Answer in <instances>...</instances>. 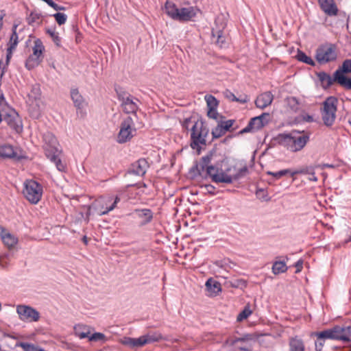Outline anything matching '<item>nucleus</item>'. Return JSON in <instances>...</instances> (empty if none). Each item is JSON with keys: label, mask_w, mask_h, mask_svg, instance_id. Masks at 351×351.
Segmentation results:
<instances>
[{"label": "nucleus", "mask_w": 351, "mask_h": 351, "mask_svg": "<svg viewBox=\"0 0 351 351\" xmlns=\"http://www.w3.org/2000/svg\"><path fill=\"white\" fill-rule=\"evenodd\" d=\"M43 140L45 141L43 148L47 158L56 165V168L60 171H64L65 169V165L58 158L59 154L61 153V150L58 147L59 144L57 138L51 132H47L43 135Z\"/></svg>", "instance_id": "nucleus-1"}, {"label": "nucleus", "mask_w": 351, "mask_h": 351, "mask_svg": "<svg viewBox=\"0 0 351 351\" xmlns=\"http://www.w3.org/2000/svg\"><path fill=\"white\" fill-rule=\"evenodd\" d=\"M209 133V129L206 122L201 118L195 121L191 129V147L196 149L199 154L202 150L201 145H206V137Z\"/></svg>", "instance_id": "nucleus-2"}, {"label": "nucleus", "mask_w": 351, "mask_h": 351, "mask_svg": "<svg viewBox=\"0 0 351 351\" xmlns=\"http://www.w3.org/2000/svg\"><path fill=\"white\" fill-rule=\"evenodd\" d=\"M137 115L133 114L127 117L121 123L120 131L117 136V142L124 143L131 140L134 136L133 132L143 127V123H135Z\"/></svg>", "instance_id": "nucleus-3"}, {"label": "nucleus", "mask_w": 351, "mask_h": 351, "mask_svg": "<svg viewBox=\"0 0 351 351\" xmlns=\"http://www.w3.org/2000/svg\"><path fill=\"white\" fill-rule=\"evenodd\" d=\"M338 99L334 96H330L323 102L321 108L322 118L326 126H331L336 119Z\"/></svg>", "instance_id": "nucleus-4"}, {"label": "nucleus", "mask_w": 351, "mask_h": 351, "mask_svg": "<svg viewBox=\"0 0 351 351\" xmlns=\"http://www.w3.org/2000/svg\"><path fill=\"white\" fill-rule=\"evenodd\" d=\"M337 47L335 44L325 43L319 45L315 51V59L320 64L335 61L337 58Z\"/></svg>", "instance_id": "nucleus-5"}, {"label": "nucleus", "mask_w": 351, "mask_h": 351, "mask_svg": "<svg viewBox=\"0 0 351 351\" xmlns=\"http://www.w3.org/2000/svg\"><path fill=\"white\" fill-rule=\"evenodd\" d=\"M23 195L32 204H37L43 195V186L38 182L33 180H26L24 183Z\"/></svg>", "instance_id": "nucleus-6"}, {"label": "nucleus", "mask_w": 351, "mask_h": 351, "mask_svg": "<svg viewBox=\"0 0 351 351\" xmlns=\"http://www.w3.org/2000/svg\"><path fill=\"white\" fill-rule=\"evenodd\" d=\"M162 338L160 334H147L138 338L125 337L123 343L131 348H139L147 343L158 341Z\"/></svg>", "instance_id": "nucleus-7"}, {"label": "nucleus", "mask_w": 351, "mask_h": 351, "mask_svg": "<svg viewBox=\"0 0 351 351\" xmlns=\"http://www.w3.org/2000/svg\"><path fill=\"white\" fill-rule=\"evenodd\" d=\"M205 170L206 171V176L210 178L212 181L215 183H232L230 176L215 165L208 164L206 167Z\"/></svg>", "instance_id": "nucleus-8"}, {"label": "nucleus", "mask_w": 351, "mask_h": 351, "mask_svg": "<svg viewBox=\"0 0 351 351\" xmlns=\"http://www.w3.org/2000/svg\"><path fill=\"white\" fill-rule=\"evenodd\" d=\"M2 121L16 132L22 130L19 116L13 108L8 107L6 109H2Z\"/></svg>", "instance_id": "nucleus-9"}, {"label": "nucleus", "mask_w": 351, "mask_h": 351, "mask_svg": "<svg viewBox=\"0 0 351 351\" xmlns=\"http://www.w3.org/2000/svg\"><path fill=\"white\" fill-rule=\"evenodd\" d=\"M291 141L290 150L293 152L302 149L309 141V134H305L304 131H291Z\"/></svg>", "instance_id": "nucleus-10"}, {"label": "nucleus", "mask_w": 351, "mask_h": 351, "mask_svg": "<svg viewBox=\"0 0 351 351\" xmlns=\"http://www.w3.org/2000/svg\"><path fill=\"white\" fill-rule=\"evenodd\" d=\"M44 50V46L40 39L34 41V46L33 47V54L29 56L25 62V66L29 69H32L36 66L38 65L40 60V57Z\"/></svg>", "instance_id": "nucleus-11"}, {"label": "nucleus", "mask_w": 351, "mask_h": 351, "mask_svg": "<svg viewBox=\"0 0 351 351\" xmlns=\"http://www.w3.org/2000/svg\"><path fill=\"white\" fill-rule=\"evenodd\" d=\"M16 312L19 315L20 319L21 320L37 322L40 318L39 312L35 308L29 306L19 305L16 307Z\"/></svg>", "instance_id": "nucleus-12"}, {"label": "nucleus", "mask_w": 351, "mask_h": 351, "mask_svg": "<svg viewBox=\"0 0 351 351\" xmlns=\"http://www.w3.org/2000/svg\"><path fill=\"white\" fill-rule=\"evenodd\" d=\"M351 73V59H346L335 71V80H337V83L341 86L347 81L350 77L347 76V74Z\"/></svg>", "instance_id": "nucleus-13"}, {"label": "nucleus", "mask_w": 351, "mask_h": 351, "mask_svg": "<svg viewBox=\"0 0 351 351\" xmlns=\"http://www.w3.org/2000/svg\"><path fill=\"white\" fill-rule=\"evenodd\" d=\"M216 154V149H213L208 154L203 156L199 162H196L195 165L191 169V173H195L196 176H202V173L205 170L207 165L210 164L213 157Z\"/></svg>", "instance_id": "nucleus-14"}, {"label": "nucleus", "mask_w": 351, "mask_h": 351, "mask_svg": "<svg viewBox=\"0 0 351 351\" xmlns=\"http://www.w3.org/2000/svg\"><path fill=\"white\" fill-rule=\"evenodd\" d=\"M225 26V24L221 23L220 27H213L212 29V40L221 48L228 46L226 35L223 32Z\"/></svg>", "instance_id": "nucleus-15"}, {"label": "nucleus", "mask_w": 351, "mask_h": 351, "mask_svg": "<svg viewBox=\"0 0 351 351\" xmlns=\"http://www.w3.org/2000/svg\"><path fill=\"white\" fill-rule=\"evenodd\" d=\"M336 341H341L343 342L351 341V326L335 325L334 326Z\"/></svg>", "instance_id": "nucleus-16"}, {"label": "nucleus", "mask_w": 351, "mask_h": 351, "mask_svg": "<svg viewBox=\"0 0 351 351\" xmlns=\"http://www.w3.org/2000/svg\"><path fill=\"white\" fill-rule=\"evenodd\" d=\"M149 164L145 158H140L132 163L128 169V173L136 176H143L145 174Z\"/></svg>", "instance_id": "nucleus-17"}, {"label": "nucleus", "mask_w": 351, "mask_h": 351, "mask_svg": "<svg viewBox=\"0 0 351 351\" xmlns=\"http://www.w3.org/2000/svg\"><path fill=\"white\" fill-rule=\"evenodd\" d=\"M321 9L328 16H336L338 13V8L334 0H317Z\"/></svg>", "instance_id": "nucleus-18"}, {"label": "nucleus", "mask_w": 351, "mask_h": 351, "mask_svg": "<svg viewBox=\"0 0 351 351\" xmlns=\"http://www.w3.org/2000/svg\"><path fill=\"white\" fill-rule=\"evenodd\" d=\"M199 10L194 7L182 8L179 9L176 20L179 21H188L196 15Z\"/></svg>", "instance_id": "nucleus-19"}, {"label": "nucleus", "mask_w": 351, "mask_h": 351, "mask_svg": "<svg viewBox=\"0 0 351 351\" xmlns=\"http://www.w3.org/2000/svg\"><path fill=\"white\" fill-rule=\"evenodd\" d=\"M274 99V95L270 91L265 92L258 95L255 100V105L257 108L264 109L271 105Z\"/></svg>", "instance_id": "nucleus-20"}, {"label": "nucleus", "mask_w": 351, "mask_h": 351, "mask_svg": "<svg viewBox=\"0 0 351 351\" xmlns=\"http://www.w3.org/2000/svg\"><path fill=\"white\" fill-rule=\"evenodd\" d=\"M0 158H13L19 160L21 157L18 156L14 152L13 147L8 144L0 145Z\"/></svg>", "instance_id": "nucleus-21"}, {"label": "nucleus", "mask_w": 351, "mask_h": 351, "mask_svg": "<svg viewBox=\"0 0 351 351\" xmlns=\"http://www.w3.org/2000/svg\"><path fill=\"white\" fill-rule=\"evenodd\" d=\"M317 76L321 82L322 86L324 89L330 88L334 82L337 83V80H335V73H333L332 77H331L328 73L324 71H321L317 73Z\"/></svg>", "instance_id": "nucleus-22"}, {"label": "nucleus", "mask_w": 351, "mask_h": 351, "mask_svg": "<svg viewBox=\"0 0 351 351\" xmlns=\"http://www.w3.org/2000/svg\"><path fill=\"white\" fill-rule=\"evenodd\" d=\"M121 106L123 107V111L125 113H131L132 115H136V111L138 108L136 102L134 101L133 97L131 95H129V96L127 97L126 100H124V101L121 103Z\"/></svg>", "instance_id": "nucleus-23"}, {"label": "nucleus", "mask_w": 351, "mask_h": 351, "mask_svg": "<svg viewBox=\"0 0 351 351\" xmlns=\"http://www.w3.org/2000/svg\"><path fill=\"white\" fill-rule=\"evenodd\" d=\"M134 213L138 218L142 219V225L149 223L153 219V213L148 208L135 209Z\"/></svg>", "instance_id": "nucleus-24"}, {"label": "nucleus", "mask_w": 351, "mask_h": 351, "mask_svg": "<svg viewBox=\"0 0 351 351\" xmlns=\"http://www.w3.org/2000/svg\"><path fill=\"white\" fill-rule=\"evenodd\" d=\"M289 351H304L305 350L303 341L297 336L289 338Z\"/></svg>", "instance_id": "nucleus-25"}, {"label": "nucleus", "mask_w": 351, "mask_h": 351, "mask_svg": "<svg viewBox=\"0 0 351 351\" xmlns=\"http://www.w3.org/2000/svg\"><path fill=\"white\" fill-rule=\"evenodd\" d=\"M335 327H332L330 328H328L326 330H324L320 332H316L313 334L316 337H318L319 339H330V340H336Z\"/></svg>", "instance_id": "nucleus-26"}, {"label": "nucleus", "mask_w": 351, "mask_h": 351, "mask_svg": "<svg viewBox=\"0 0 351 351\" xmlns=\"http://www.w3.org/2000/svg\"><path fill=\"white\" fill-rule=\"evenodd\" d=\"M71 97L73 101L74 106L80 109L83 107L84 99L83 97L80 94L77 88H72L71 90Z\"/></svg>", "instance_id": "nucleus-27"}, {"label": "nucleus", "mask_w": 351, "mask_h": 351, "mask_svg": "<svg viewBox=\"0 0 351 351\" xmlns=\"http://www.w3.org/2000/svg\"><path fill=\"white\" fill-rule=\"evenodd\" d=\"M1 237L3 243L9 249L12 248L18 243V239L9 232L1 234Z\"/></svg>", "instance_id": "nucleus-28"}, {"label": "nucleus", "mask_w": 351, "mask_h": 351, "mask_svg": "<svg viewBox=\"0 0 351 351\" xmlns=\"http://www.w3.org/2000/svg\"><path fill=\"white\" fill-rule=\"evenodd\" d=\"M206 289L208 291L215 295L217 294L221 291V284L212 278L207 280L205 284Z\"/></svg>", "instance_id": "nucleus-29"}, {"label": "nucleus", "mask_w": 351, "mask_h": 351, "mask_svg": "<svg viewBox=\"0 0 351 351\" xmlns=\"http://www.w3.org/2000/svg\"><path fill=\"white\" fill-rule=\"evenodd\" d=\"M291 132L289 134H279L275 140L281 145L287 147L290 150L291 141Z\"/></svg>", "instance_id": "nucleus-30"}, {"label": "nucleus", "mask_w": 351, "mask_h": 351, "mask_svg": "<svg viewBox=\"0 0 351 351\" xmlns=\"http://www.w3.org/2000/svg\"><path fill=\"white\" fill-rule=\"evenodd\" d=\"M275 336L270 334L262 335L259 339V342L262 346L266 348L273 347L274 345Z\"/></svg>", "instance_id": "nucleus-31"}, {"label": "nucleus", "mask_w": 351, "mask_h": 351, "mask_svg": "<svg viewBox=\"0 0 351 351\" xmlns=\"http://www.w3.org/2000/svg\"><path fill=\"white\" fill-rule=\"evenodd\" d=\"M165 9L166 13L173 19L176 20L177 14L179 9L176 5L171 2L167 1L165 5Z\"/></svg>", "instance_id": "nucleus-32"}, {"label": "nucleus", "mask_w": 351, "mask_h": 351, "mask_svg": "<svg viewBox=\"0 0 351 351\" xmlns=\"http://www.w3.org/2000/svg\"><path fill=\"white\" fill-rule=\"evenodd\" d=\"M268 175H271L275 179H280L281 177L289 174L291 177H293L298 173V171H291L290 169H283L277 172L267 171Z\"/></svg>", "instance_id": "nucleus-33"}, {"label": "nucleus", "mask_w": 351, "mask_h": 351, "mask_svg": "<svg viewBox=\"0 0 351 351\" xmlns=\"http://www.w3.org/2000/svg\"><path fill=\"white\" fill-rule=\"evenodd\" d=\"M287 267L283 261H276L272 266V271L274 274H279L285 272Z\"/></svg>", "instance_id": "nucleus-34"}, {"label": "nucleus", "mask_w": 351, "mask_h": 351, "mask_svg": "<svg viewBox=\"0 0 351 351\" xmlns=\"http://www.w3.org/2000/svg\"><path fill=\"white\" fill-rule=\"evenodd\" d=\"M41 17V14L36 12H32L27 18V21L28 24L32 26H34V24L40 25L41 23V21L40 20Z\"/></svg>", "instance_id": "nucleus-35"}, {"label": "nucleus", "mask_w": 351, "mask_h": 351, "mask_svg": "<svg viewBox=\"0 0 351 351\" xmlns=\"http://www.w3.org/2000/svg\"><path fill=\"white\" fill-rule=\"evenodd\" d=\"M297 59L302 62H304L311 66H315V62L312 58L306 55V53L300 50H298V54L296 56Z\"/></svg>", "instance_id": "nucleus-36"}, {"label": "nucleus", "mask_w": 351, "mask_h": 351, "mask_svg": "<svg viewBox=\"0 0 351 351\" xmlns=\"http://www.w3.org/2000/svg\"><path fill=\"white\" fill-rule=\"evenodd\" d=\"M46 32L51 37L56 45L60 47L61 38L56 32V27L47 29Z\"/></svg>", "instance_id": "nucleus-37"}, {"label": "nucleus", "mask_w": 351, "mask_h": 351, "mask_svg": "<svg viewBox=\"0 0 351 351\" xmlns=\"http://www.w3.org/2000/svg\"><path fill=\"white\" fill-rule=\"evenodd\" d=\"M252 313V311L250 309V304H246L243 311L238 315L237 317V322H241L247 319Z\"/></svg>", "instance_id": "nucleus-38"}, {"label": "nucleus", "mask_w": 351, "mask_h": 351, "mask_svg": "<svg viewBox=\"0 0 351 351\" xmlns=\"http://www.w3.org/2000/svg\"><path fill=\"white\" fill-rule=\"evenodd\" d=\"M205 100L207 104L208 110L217 108L219 105L217 99L211 95H207L205 96Z\"/></svg>", "instance_id": "nucleus-39"}, {"label": "nucleus", "mask_w": 351, "mask_h": 351, "mask_svg": "<svg viewBox=\"0 0 351 351\" xmlns=\"http://www.w3.org/2000/svg\"><path fill=\"white\" fill-rule=\"evenodd\" d=\"M287 105L294 112H297L299 109V101L295 97L287 98Z\"/></svg>", "instance_id": "nucleus-40"}, {"label": "nucleus", "mask_w": 351, "mask_h": 351, "mask_svg": "<svg viewBox=\"0 0 351 351\" xmlns=\"http://www.w3.org/2000/svg\"><path fill=\"white\" fill-rule=\"evenodd\" d=\"M260 119V117H254L252 118L249 121L252 122V128L254 130H258L263 128L265 125L267 123V121L265 123L264 121H261Z\"/></svg>", "instance_id": "nucleus-41"}, {"label": "nucleus", "mask_w": 351, "mask_h": 351, "mask_svg": "<svg viewBox=\"0 0 351 351\" xmlns=\"http://www.w3.org/2000/svg\"><path fill=\"white\" fill-rule=\"evenodd\" d=\"M226 132L218 123L217 125L212 130L211 134L213 138H219L223 136Z\"/></svg>", "instance_id": "nucleus-42"}, {"label": "nucleus", "mask_w": 351, "mask_h": 351, "mask_svg": "<svg viewBox=\"0 0 351 351\" xmlns=\"http://www.w3.org/2000/svg\"><path fill=\"white\" fill-rule=\"evenodd\" d=\"M114 90L117 94L119 100L121 101V103H123L124 101V100L125 101L127 99V97L129 96V95H130L121 86L115 87Z\"/></svg>", "instance_id": "nucleus-43"}, {"label": "nucleus", "mask_w": 351, "mask_h": 351, "mask_svg": "<svg viewBox=\"0 0 351 351\" xmlns=\"http://www.w3.org/2000/svg\"><path fill=\"white\" fill-rule=\"evenodd\" d=\"M247 172L248 169L247 166H244L243 167L241 168L236 174H234V176H230L232 182H233V180H237L244 177Z\"/></svg>", "instance_id": "nucleus-44"}, {"label": "nucleus", "mask_w": 351, "mask_h": 351, "mask_svg": "<svg viewBox=\"0 0 351 351\" xmlns=\"http://www.w3.org/2000/svg\"><path fill=\"white\" fill-rule=\"evenodd\" d=\"M56 21L59 25L64 24L66 21L67 16L65 14L61 12H57L53 14Z\"/></svg>", "instance_id": "nucleus-45"}, {"label": "nucleus", "mask_w": 351, "mask_h": 351, "mask_svg": "<svg viewBox=\"0 0 351 351\" xmlns=\"http://www.w3.org/2000/svg\"><path fill=\"white\" fill-rule=\"evenodd\" d=\"M234 122L235 121L234 119H229L225 121L221 120L218 123L226 132H227L230 130V128L233 126Z\"/></svg>", "instance_id": "nucleus-46"}, {"label": "nucleus", "mask_w": 351, "mask_h": 351, "mask_svg": "<svg viewBox=\"0 0 351 351\" xmlns=\"http://www.w3.org/2000/svg\"><path fill=\"white\" fill-rule=\"evenodd\" d=\"M232 287L234 288H243L247 286V282L243 279H235L230 282Z\"/></svg>", "instance_id": "nucleus-47"}, {"label": "nucleus", "mask_w": 351, "mask_h": 351, "mask_svg": "<svg viewBox=\"0 0 351 351\" xmlns=\"http://www.w3.org/2000/svg\"><path fill=\"white\" fill-rule=\"evenodd\" d=\"M18 44V34L16 32L12 33V35L9 41L10 49H15Z\"/></svg>", "instance_id": "nucleus-48"}, {"label": "nucleus", "mask_w": 351, "mask_h": 351, "mask_svg": "<svg viewBox=\"0 0 351 351\" xmlns=\"http://www.w3.org/2000/svg\"><path fill=\"white\" fill-rule=\"evenodd\" d=\"M106 339V336L104 334L101 332H95L88 337V340L90 341H104Z\"/></svg>", "instance_id": "nucleus-49"}, {"label": "nucleus", "mask_w": 351, "mask_h": 351, "mask_svg": "<svg viewBox=\"0 0 351 351\" xmlns=\"http://www.w3.org/2000/svg\"><path fill=\"white\" fill-rule=\"evenodd\" d=\"M19 346L23 349L24 351H38V347L34 344L21 342Z\"/></svg>", "instance_id": "nucleus-50"}, {"label": "nucleus", "mask_w": 351, "mask_h": 351, "mask_svg": "<svg viewBox=\"0 0 351 351\" xmlns=\"http://www.w3.org/2000/svg\"><path fill=\"white\" fill-rule=\"evenodd\" d=\"M250 335H245L244 337H241V338H235L234 339H228L226 340V343H228L230 344V346H234L235 345L238 341H247L249 339H250Z\"/></svg>", "instance_id": "nucleus-51"}, {"label": "nucleus", "mask_w": 351, "mask_h": 351, "mask_svg": "<svg viewBox=\"0 0 351 351\" xmlns=\"http://www.w3.org/2000/svg\"><path fill=\"white\" fill-rule=\"evenodd\" d=\"M207 116L213 119H217V117H219V113L217 111V108L215 109H209L207 111Z\"/></svg>", "instance_id": "nucleus-52"}, {"label": "nucleus", "mask_w": 351, "mask_h": 351, "mask_svg": "<svg viewBox=\"0 0 351 351\" xmlns=\"http://www.w3.org/2000/svg\"><path fill=\"white\" fill-rule=\"evenodd\" d=\"M325 339H319L318 337H317V339L315 341V350L316 351H322V348L324 345Z\"/></svg>", "instance_id": "nucleus-53"}, {"label": "nucleus", "mask_w": 351, "mask_h": 351, "mask_svg": "<svg viewBox=\"0 0 351 351\" xmlns=\"http://www.w3.org/2000/svg\"><path fill=\"white\" fill-rule=\"evenodd\" d=\"M116 206H117V204H115L114 202H113V203H112V204L110 206H109V207L106 208V209L105 210H99V211H98V214H99V215H106V214H108L110 211H111V210H114V209L116 208Z\"/></svg>", "instance_id": "nucleus-54"}, {"label": "nucleus", "mask_w": 351, "mask_h": 351, "mask_svg": "<svg viewBox=\"0 0 351 351\" xmlns=\"http://www.w3.org/2000/svg\"><path fill=\"white\" fill-rule=\"evenodd\" d=\"M252 122H249L247 125L239 132V134H243L245 133L252 132L254 130L252 128Z\"/></svg>", "instance_id": "nucleus-55"}, {"label": "nucleus", "mask_w": 351, "mask_h": 351, "mask_svg": "<svg viewBox=\"0 0 351 351\" xmlns=\"http://www.w3.org/2000/svg\"><path fill=\"white\" fill-rule=\"evenodd\" d=\"M224 95H225L226 97L228 98V99H230V100H231L232 101H237V97L234 95V93H232L229 90H226L224 92Z\"/></svg>", "instance_id": "nucleus-56"}, {"label": "nucleus", "mask_w": 351, "mask_h": 351, "mask_svg": "<svg viewBox=\"0 0 351 351\" xmlns=\"http://www.w3.org/2000/svg\"><path fill=\"white\" fill-rule=\"evenodd\" d=\"M250 100L249 97L247 95H241L239 97H237V102H239L241 104H245L248 102Z\"/></svg>", "instance_id": "nucleus-57"}, {"label": "nucleus", "mask_w": 351, "mask_h": 351, "mask_svg": "<svg viewBox=\"0 0 351 351\" xmlns=\"http://www.w3.org/2000/svg\"><path fill=\"white\" fill-rule=\"evenodd\" d=\"M8 257V255H4L3 256H0V265L2 267H6L8 265V263L7 261H5V258Z\"/></svg>", "instance_id": "nucleus-58"}, {"label": "nucleus", "mask_w": 351, "mask_h": 351, "mask_svg": "<svg viewBox=\"0 0 351 351\" xmlns=\"http://www.w3.org/2000/svg\"><path fill=\"white\" fill-rule=\"evenodd\" d=\"M298 173H310V174H314L313 173V167H306L305 169H302L300 171H298Z\"/></svg>", "instance_id": "nucleus-59"}, {"label": "nucleus", "mask_w": 351, "mask_h": 351, "mask_svg": "<svg viewBox=\"0 0 351 351\" xmlns=\"http://www.w3.org/2000/svg\"><path fill=\"white\" fill-rule=\"evenodd\" d=\"M96 203L93 204V205L91 206H87V213L86 214V219L85 220L86 221V222L88 223L89 221V217H90V210L93 207H95L96 206Z\"/></svg>", "instance_id": "nucleus-60"}, {"label": "nucleus", "mask_w": 351, "mask_h": 351, "mask_svg": "<svg viewBox=\"0 0 351 351\" xmlns=\"http://www.w3.org/2000/svg\"><path fill=\"white\" fill-rule=\"evenodd\" d=\"M346 90H351V77H350L347 81L341 86Z\"/></svg>", "instance_id": "nucleus-61"}, {"label": "nucleus", "mask_w": 351, "mask_h": 351, "mask_svg": "<svg viewBox=\"0 0 351 351\" xmlns=\"http://www.w3.org/2000/svg\"><path fill=\"white\" fill-rule=\"evenodd\" d=\"M303 261L302 260H299L295 264V267H296V273L300 272L302 269Z\"/></svg>", "instance_id": "nucleus-62"}, {"label": "nucleus", "mask_w": 351, "mask_h": 351, "mask_svg": "<svg viewBox=\"0 0 351 351\" xmlns=\"http://www.w3.org/2000/svg\"><path fill=\"white\" fill-rule=\"evenodd\" d=\"M191 119H192V117H189V118H186L184 120V121L182 124L183 128H184L186 130H189V124L191 121Z\"/></svg>", "instance_id": "nucleus-63"}, {"label": "nucleus", "mask_w": 351, "mask_h": 351, "mask_svg": "<svg viewBox=\"0 0 351 351\" xmlns=\"http://www.w3.org/2000/svg\"><path fill=\"white\" fill-rule=\"evenodd\" d=\"M302 119H303V121L308 122V123H311L314 121L313 116L309 115V114L304 115L302 117Z\"/></svg>", "instance_id": "nucleus-64"}]
</instances>
